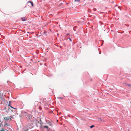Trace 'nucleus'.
I'll return each mask as SVG.
<instances>
[{
  "label": "nucleus",
  "mask_w": 131,
  "mask_h": 131,
  "mask_svg": "<svg viewBox=\"0 0 131 131\" xmlns=\"http://www.w3.org/2000/svg\"><path fill=\"white\" fill-rule=\"evenodd\" d=\"M0 98L1 99V100H2V99H3H3H2V96H1V97H0Z\"/></svg>",
  "instance_id": "obj_16"
},
{
  "label": "nucleus",
  "mask_w": 131,
  "mask_h": 131,
  "mask_svg": "<svg viewBox=\"0 0 131 131\" xmlns=\"http://www.w3.org/2000/svg\"><path fill=\"white\" fill-rule=\"evenodd\" d=\"M10 103H11V101H9L8 102V106L9 107L10 106L11 108L15 109V108H14L13 107H12L10 105Z\"/></svg>",
  "instance_id": "obj_5"
},
{
  "label": "nucleus",
  "mask_w": 131,
  "mask_h": 131,
  "mask_svg": "<svg viewBox=\"0 0 131 131\" xmlns=\"http://www.w3.org/2000/svg\"><path fill=\"white\" fill-rule=\"evenodd\" d=\"M127 85H128V86H129L130 87L131 86L130 84H127Z\"/></svg>",
  "instance_id": "obj_13"
},
{
  "label": "nucleus",
  "mask_w": 131,
  "mask_h": 131,
  "mask_svg": "<svg viewBox=\"0 0 131 131\" xmlns=\"http://www.w3.org/2000/svg\"><path fill=\"white\" fill-rule=\"evenodd\" d=\"M1 131H4V129L2 128V129L1 130Z\"/></svg>",
  "instance_id": "obj_14"
},
{
  "label": "nucleus",
  "mask_w": 131,
  "mask_h": 131,
  "mask_svg": "<svg viewBox=\"0 0 131 131\" xmlns=\"http://www.w3.org/2000/svg\"><path fill=\"white\" fill-rule=\"evenodd\" d=\"M28 114L26 112L22 111L21 112V114L23 116L26 117H28Z\"/></svg>",
  "instance_id": "obj_2"
},
{
  "label": "nucleus",
  "mask_w": 131,
  "mask_h": 131,
  "mask_svg": "<svg viewBox=\"0 0 131 131\" xmlns=\"http://www.w3.org/2000/svg\"><path fill=\"white\" fill-rule=\"evenodd\" d=\"M28 3H30L31 4V6H33V3L32 2H31L30 1H28Z\"/></svg>",
  "instance_id": "obj_7"
},
{
  "label": "nucleus",
  "mask_w": 131,
  "mask_h": 131,
  "mask_svg": "<svg viewBox=\"0 0 131 131\" xmlns=\"http://www.w3.org/2000/svg\"><path fill=\"white\" fill-rule=\"evenodd\" d=\"M80 0H75V2H79L80 1Z\"/></svg>",
  "instance_id": "obj_10"
},
{
  "label": "nucleus",
  "mask_w": 131,
  "mask_h": 131,
  "mask_svg": "<svg viewBox=\"0 0 131 131\" xmlns=\"http://www.w3.org/2000/svg\"><path fill=\"white\" fill-rule=\"evenodd\" d=\"M60 98V99H62L63 98H62V97H59V98Z\"/></svg>",
  "instance_id": "obj_17"
},
{
  "label": "nucleus",
  "mask_w": 131,
  "mask_h": 131,
  "mask_svg": "<svg viewBox=\"0 0 131 131\" xmlns=\"http://www.w3.org/2000/svg\"><path fill=\"white\" fill-rule=\"evenodd\" d=\"M32 117V116L31 115L28 114V117L29 119H30Z\"/></svg>",
  "instance_id": "obj_6"
},
{
  "label": "nucleus",
  "mask_w": 131,
  "mask_h": 131,
  "mask_svg": "<svg viewBox=\"0 0 131 131\" xmlns=\"http://www.w3.org/2000/svg\"><path fill=\"white\" fill-rule=\"evenodd\" d=\"M21 19L23 21H26L27 20V18L25 17L21 18Z\"/></svg>",
  "instance_id": "obj_4"
},
{
  "label": "nucleus",
  "mask_w": 131,
  "mask_h": 131,
  "mask_svg": "<svg viewBox=\"0 0 131 131\" xmlns=\"http://www.w3.org/2000/svg\"><path fill=\"white\" fill-rule=\"evenodd\" d=\"M48 124L49 125L51 126V124L50 123V121H49L48 123Z\"/></svg>",
  "instance_id": "obj_11"
},
{
  "label": "nucleus",
  "mask_w": 131,
  "mask_h": 131,
  "mask_svg": "<svg viewBox=\"0 0 131 131\" xmlns=\"http://www.w3.org/2000/svg\"><path fill=\"white\" fill-rule=\"evenodd\" d=\"M117 5H116L115 6V9L117 11L118 9L119 10H121V7L120 6H118L117 7Z\"/></svg>",
  "instance_id": "obj_3"
},
{
  "label": "nucleus",
  "mask_w": 131,
  "mask_h": 131,
  "mask_svg": "<svg viewBox=\"0 0 131 131\" xmlns=\"http://www.w3.org/2000/svg\"><path fill=\"white\" fill-rule=\"evenodd\" d=\"M4 129L5 130L7 131L11 127L9 124L5 123L4 125Z\"/></svg>",
  "instance_id": "obj_1"
},
{
  "label": "nucleus",
  "mask_w": 131,
  "mask_h": 131,
  "mask_svg": "<svg viewBox=\"0 0 131 131\" xmlns=\"http://www.w3.org/2000/svg\"><path fill=\"white\" fill-rule=\"evenodd\" d=\"M4 119L6 121H8L9 120V118L7 117H5L4 118Z\"/></svg>",
  "instance_id": "obj_8"
},
{
  "label": "nucleus",
  "mask_w": 131,
  "mask_h": 131,
  "mask_svg": "<svg viewBox=\"0 0 131 131\" xmlns=\"http://www.w3.org/2000/svg\"><path fill=\"white\" fill-rule=\"evenodd\" d=\"M94 127V126L92 125H91V126H90V127L91 128H92Z\"/></svg>",
  "instance_id": "obj_12"
},
{
  "label": "nucleus",
  "mask_w": 131,
  "mask_h": 131,
  "mask_svg": "<svg viewBox=\"0 0 131 131\" xmlns=\"http://www.w3.org/2000/svg\"><path fill=\"white\" fill-rule=\"evenodd\" d=\"M44 127L45 128H47V129H48V126H44Z\"/></svg>",
  "instance_id": "obj_9"
},
{
  "label": "nucleus",
  "mask_w": 131,
  "mask_h": 131,
  "mask_svg": "<svg viewBox=\"0 0 131 131\" xmlns=\"http://www.w3.org/2000/svg\"><path fill=\"white\" fill-rule=\"evenodd\" d=\"M69 39V40H70L71 41H72V40H71V39L70 38Z\"/></svg>",
  "instance_id": "obj_15"
},
{
  "label": "nucleus",
  "mask_w": 131,
  "mask_h": 131,
  "mask_svg": "<svg viewBox=\"0 0 131 131\" xmlns=\"http://www.w3.org/2000/svg\"><path fill=\"white\" fill-rule=\"evenodd\" d=\"M99 53L100 54H101V52H99Z\"/></svg>",
  "instance_id": "obj_19"
},
{
  "label": "nucleus",
  "mask_w": 131,
  "mask_h": 131,
  "mask_svg": "<svg viewBox=\"0 0 131 131\" xmlns=\"http://www.w3.org/2000/svg\"><path fill=\"white\" fill-rule=\"evenodd\" d=\"M99 119L100 120H101V118H99Z\"/></svg>",
  "instance_id": "obj_18"
}]
</instances>
